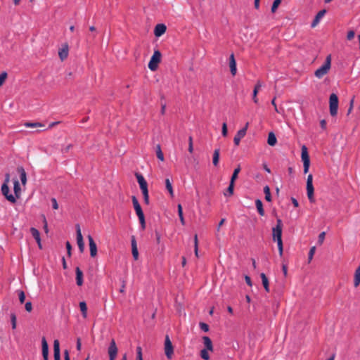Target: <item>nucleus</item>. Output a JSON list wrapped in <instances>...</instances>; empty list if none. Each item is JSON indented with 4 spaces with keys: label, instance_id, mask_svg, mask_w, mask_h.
<instances>
[{
    "label": "nucleus",
    "instance_id": "1",
    "mask_svg": "<svg viewBox=\"0 0 360 360\" xmlns=\"http://www.w3.org/2000/svg\"><path fill=\"white\" fill-rule=\"evenodd\" d=\"M282 221L280 219H277V224L272 229L273 240L277 242L279 255H283V242H282Z\"/></svg>",
    "mask_w": 360,
    "mask_h": 360
},
{
    "label": "nucleus",
    "instance_id": "2",
    "mask_svg": "<svg viewBox=\"0 0 360 360\" xmlns=\"http://www.w3.org/2000/svg\"><path fill=\"white\" fill-rule=\"evenodd\" d=\"M202 341L205 348L200 351V357L203 360H210L209 352H212L214 351L212 342L208 336H203Z\"/></svg>",
    "mask_w": 360,
    "mask_h": 360
},
{
    "label": "nucleus",
    "instance_id": "3",
    "mask_svg": "<svg viewBox=\"0 0 360 360\" xmlns=\"http://www.w3.org/2000/svg\"><path fill=\"white\" fill-rule=\"evenodd\" d=\"M331 67V56L328 55L324 63L314 72L316 77L321 79L324 75H327Z\"/></svg>",
    "mask_w": 360,
    "mask_h": 360
},
{
    "label": "nucleus",
    "instance_id": "4",
    "mask_svg": "<svg viewBox=\"0 0 360 360\" xmlns=\"http://www.w3.org/2000/svg\"><path fill=\"white\" fill-rule=\"evenodd\" d=\"M136 177L137 181L139 184L140 188L142 191L144 202L146 205H148L149 204V195H148L147 182L145 180L143 175L141 174H136Z\"/></svg>",
    "mask_w": 360,
    "mask_h": 360
},
{
    "label": "nucleus",
    "instance_id": "5",
    "mask_svg": "<svg viewBox=\"0 0 360 360\" xmlns=\"http://www.w3.org/2000/svg\"><path fill=\"white\" fill-rule=\"evenodd\" d=\"M162 54L160 51L155 50L153 55L150 58L148 63V68L152 71H155L158 69V64L160 63Z\"/></svg>",
    "mask_w": 360,
    "mask_h": 360
},
{
    "label": "nucleus",
    "instance_id": "6",
    "mask_svg": "<svg viewBox=\"0 0 360 360\" xmlns=\"http://www.w3.org/2000/svg\"><path fill=\"white\" fill-rule=\"evenodd\" d=\"M338 96L333 93L329 98V110L331 116L335 117L338 114Z\"/></svg>",
    "mask_w": 360,
    "mask_h": 360
},
{
    "label": "nucleus",
    "instance_id": "7",
    "mask_svg": "<svg viewBox=\"0 0 360 360\" xmlns=\"http://www.w3.org/2000/svg\"><path fill=\"white\" fill-rule=\"evenodd\" d=\"M301 158L303 162L304 173L307 174L309 172L310 167V158L307 148L304 145L302 147Z\"/></svg>",
    "mask_w": 360,
    "mask_h": 360
},
{
    "label": "nucleus",
    "instance_id": "8",
    "mask_svg": "<svg viewBox=\"0 0 360 360\" xmlns=\"http://www.w3.org/2000/svg\"><path fill=\"white\" fill-rule=\"evenodd\" d=\"M164 350L167 358L169 360L172 359L174 354V347L168 335L165 336Z\"/></svg>",
    "mask_w": 360,
    "mask_h": 360
},
{
    "label": "nucleus",
    "instance_id": "9",
    "mask_svg": "<svg viewBox=\"0 0 360 360\" xmlns=\"http://www.w3.org/2000/svg\"><path fill=\"white\" fill-rule=\"evenodd\" d=\"M307 197L311 202H314L313 176L309 174L307 179Z\"/></svg>",
    "mask_w": 360,
    "mask_h": 360
},
{
    "label": "nucleus",
    "instance_id": "10",
    "mask_svg": "<svg viewBox=\"0 0 360 360\" xmlns=\"http://www.w3.org/2000/svg\"><path fill=\"white\" fill-rule=\"evenodd\" d=\"M118 349L114 339H112L108 349L110 360H115Z\"/></svg>",
    "mask_w": 360,
    "mask_h": 360
},
{
    "label": "nucleus",
    "instance_id": "11",
    "mask_svg": "<svg viewBox=\"0 0 360 360\" xmlns=\"http://www.w3.org/2000/svg\"><path fill=\"white\" fill-rule=\"evenodd\" d=\"M76 233H77V243L79 247V251L81 252H84V243L83 240V236L82 235L80 226L79 224H76Z\"/></svg>",
    "mask_w": 360,
    "mask_h": 360
},
{
    "label": "nucleus",
    "instance_id": "12",
    "mask_svg": "<svg viewBox=\"0 0 360 360\" xmlns=\"http://www.w3.org/2000/svg\"><path fill=\"white\" fill-rule=\"evenodd\" d=\"M1 193L5 196L6 200L12 203L16 202L15 196H13V194L9 193V187L7 184H2Z\"/></svg>",
    "mask_w": 360,
    "mask_h": 360
},
{
    "label": "nucleus",
    "instance_id": "13",
    "mask_svg": "<svg viewBox=\"0 0 360 360\" xmlns=\"http://www.w3.org/2000/svg\"><path fill=\"white\" fill-rule=\"evenodd\" d=\"M89 245L90 250V255L91 257H95L97 255V246L91 235L88 236Z\"/></svg>",
    "mask_w": 360,
    "mask_h": 360
},
{
    "label": "nucleus",
    "instance_id": "14",
    "mask_svg": "<svg viewBox=\"0 0 360 360\" xmlns=\"http://www.w3.org/2000/svg\"><path fill=\"white\" fill-rule=\"evenodd\" d=\"M134 210H135V212L139 217L142 229H145V228H146L145 217H144V214L141 209V205L134 207Z\"/></svg>",
    "mask_w": 360,
    "mask_h": 360
},
{
    "label": "nucleus",
    "instance_id": "15",
    "mask_svg": "<svg viewBox=\"0 0 360 360\" xmlns=\"http://www.w3.org/2000/svg\"><path fill=\"white\" fill-rule=\"evenodd\" d=\"M41 349L44 360H49V345L44 337L41 338Z\"/></svg>",
    "mask_w": 360,
    "mask_h": 360
},
{
    "label": "nucleus",
    "instance_id": "16",
    "mask_svg": "<svg viewBox=\"0 0 360 360\" xmlns=\"http://www.w3.org/2000/svg\"><path fill=\"white\" fill-rule=\"evenodd\" d=\"M30 233H31L32 236H33V238L35 239L36 242L37 243V245H38L39 249H41L42 245H41L39 231L37 229L32 227V228H30Z\"/></svg>",
    "mask_w": 360,
    "mask_h": 360
},
{
    "label": "nucleus",
    "instance_id": "17",
    "mask_svg": "<svg viewBox=\"0 0 360 360\" xmlns=\"http://www.w3.org/2000/svg\"><path fill=\"white\" fill-rule=\"evenodd\" d=\"M229 67L231 73L233 76H235L237 72L236 62L235 60L234 54L231 53L229 57Z\"/></svg>",
    "mask_w": 360,
    "mask_h": 360
},
{
    "label": "nucleus",
    "instance_id": "18",
    "mask_svg": "<svg viewBox=\"0 0 360 360\" xmlns=\"http://www.w3.org/2000/svg\"><path fill=\"white\" fill-rule=\"evenodd\" d=\"M53 356L54 360H60V343L58 340L53 342Z\"/></svg>",
    "mask_w": 360,
    "mask_h": 360
},
{
    "label": "nucleus",
    "instance_id": "19",
    "mask_svg": "<svg viewBox=\"0 0 360 360\" xmlns=\"http://www.w3.org/2000/svg\"><path fill=\"white\" fill-rule=\"evenodd\" d=\"M166 26L164 24H158L155 27L154 34L155 37H159L166 32Z\"/></svg>",
    "mask_w": 360,
    "mask_h": 360
},
{
    "label": "nucleus",
    "instance_id": "20",
    "mask_svg": "<svg viewBox=\"0 0 360 360\" xmlns=\"http://www.w3.org/2000/svg\"><path fill=\"white\" fill-rule=\"evenodd\" d=\"M262 86V83L260 81H257L252 92V100L256 104L258 103L257 94Z\"/></svg>",
    "mask_w": 360,
    "mask_h": 360
},
{
    "label": "nucleus",
    "instance_id": "21",
    "mask_svg": "<svg viewBox=\"0 0 360 360\" xmlns=\"http://www.w3.org/2000/svg\"><path fill=\"white\" fill-rule=\"evenodd\" d=\"M13 191L14 195L13 196H15L16 200L20 198L21 194V188L18 179H15L13 181Z\"/></svg>",
    "mask_w": 360,
    "mask_h": 360
},
{
    "label": "nucleus",
    "instance_id": "22",
    "mask_svg": "<svg viewBox=\"0 0 360 360\" xmlns=\"http://www.w3.org/2000/svg\"><path fill=\"white\" fill-rule=\"evenodd\" d=\"M245 136V129H240L237 131L234 136L233 142L234 144L238 146L240 144V140Z\"/></svg>",
    "mask_w": 360,
    "mask_h": 360
},
{
    "label": "nucleus",
    "instance_id": "23",
    "mask_svg": "<svg viewBox=\"0 0 360 360\" xmlns=\"http://www.w3.org/2000/svg\"><path fill=\"white\" fill-rule=\"evenodd\" d=\"M326 12V10H321L316 14L311 22V27H315L319 24L320 20L324 16Z\"/></svg>",
    "mask_w": 360,
    "mask_h": 360
},
{
    "label": "nucleus",
    "instance_id": "24",
    "mask_svg": "<svg viewBox=\"0 0 360 360\" xmlns=\"http://www.w3.org/2000/svg\"><path fill=\"white\" fill-rule=\"evenodd\" d=\"M76 281L77 284L79 286H81L83 284V273L79 267H76Z\"/></svg>",
    "mask_w": 360,
    "mask_h": 360
},
{
    "label": "nucleus",
    "instance_id": "25",
    "mask_svg": "<svg viewBox=\"0 0 360 360\" xmlns=\"http://www.w3.org/2000/svg\"><path fill=\"white\" fill-rule=\"evenodd\" d=\"M18 172L20 174V179L22 185H25L27 183V174L25 170L22 167H18Z\"/></svg>",
    "mask_w": 360,
    "mask_h": 360
},
{
    "label": "nucleus",
    "instance_id": "26",
    "mask_svg": "<svg viewBox=\"0 0 360 360\" xmlns=\"http://www.w3.org/2000/svg\"><path fill=\"white\" fill-rule=\"evenodd\" d=\"M260 277L262 278V285L265 289V291L266 292H269V283L268 278L266 277V274L264 273H261Z\"/></svg>",
    "mask_w": 360,
    "mask_h": 360
},
{
    "label": "nucleus",
    "instance_id": "27",
    "mask_svg": "<svg viewBox=\"0 0 360 360\" xmlns=\"http://www.w3.org/2000/svg\"><path fill=\"white\" fill-rule=\"evenodd\" d=\"M58 55H59L60 58L62 60H65L68 57V45H65L63 48H62L59 51Z\"/></svg>",
    "mask_w": 360,
    "mask_h": 360
},
{
    "label": "nucleus",
    "instance_id": "28",
    "mask_svg": "<svg viewBox=\"0 0 360 360\" xmlns=\"http://www.w3.org/2000/svg\"><path fill=\"white\" fill-rule=\"evenodd\" d=\"M255 205H256L257 210L259 215L260 216H264V210L263 204H262V202L261 201V200L257 199L255 200Z\"/></svg>",
    "mask_w": 360,
    "mask_h": 360
},
{
    "label": "nucleus",
    "instance_id": "29",
    "mask_svg": "<svg viewBox=\"0 0 360 360\" xmlns=\"http://www.w3.org/2000/svg\"><path fill=\"white\" fill-rule=\"evenodd\" d=\"M277 142L276 137L273 132L269 133L267 143L269 146H274Z\"/></svg>",
    "mask_w": 360,
    "mask_h": 360
},
{
    "label": "nucleus",
    "instance_id": "30",
    "mask_svg": "<svg viewBox=\"0 0 360 360\" xmlns=\"http://www.w3.org/2000/svg\"><path fill=\"white\" fill-rule=\"evenodd\" d=\"M359 284H360V265L355 271L354 280V285L355 287L359 286Z\"/></svg>",
    "mask_w": 360,
    "mask_h": 360
},
{
    "label": "nucleus",
    "instance_id": "31",
    "mask_svg": "<svg viewBox=\"0 0 360 360\" xmlns=\"http://www.w3.org/2000/svg\"><path fill=\"white\" fill-rule=\"evenodd\" d=\"M219 160V149L217 148L214 150L213 153L212 163L214 166H217Z\"/></svg>",
    "mask_w": 360,
    "mask_h": 360
},
{
    "label": "nucleus",
    "instance_id": "32",
    "mask_svg": "<svg viewBox=\"0 0 360 360\" xmlns=\"http://www.w3.org/2000/svg\"><path fill=\"white\" fill-rule=\"evenodd\" d=\"M165 186H166V188L168 191L170 196L172 198H173L174 197V191H173L172 185V183L169 180V179H165Z\"/></svg>",
    "mask_w": 360,
    "mask_h": 360
},
{
    "label": "nucleus",
    "instance_id": "33",
    "mask_svg": "<svg viewBox=\"0 0 360 360\" xmlns=\"http://www.w3.org/2000/svg\"><path fill=\"white\" fill-rule=\"evenodd\" d=\"M79 308L82 314V316L85 319L87 317V306L85 302H79Z\"/></svg>",
    "mask_w": 360,
    "mask_h": 360
},
{
    "label": "nucleus",
    "instance_id": "34",
    "mask_svg": "<svg viewBox=\"0 0 360 360\" xmlns=\"http://www.w3.org/2000/svg\"><path fill=\"white\" fill-rule=\"evenodd\" d=\"M156 155H157V158L162 162H163L165 160V158H164V155H163V153L161 150V146L160 145H157L156 146Z\"/></svg>",
    "mask_w": 360,
    "mask_h": 360
},
{
    "label": "nucleus",
    "instance_id": "35",
    "mask_svg": "<svg viewBox=\"0 0 360 360\" xmlns=\"http://www.w3.org/2000/svg\"><path fill=\"white\" fill-rule=\"evenodd\" d=\"M24 126L26 127L34 128V127H44V124L41 122H27L24 124Z\"/></svg>",
    "mask_w": 360,
    "mask_h": 360
},
{
    "label": "nucleus",
    "instance_id": "36",
    "mask_svg": "<svg viewBox=\"0 0 360 360\" xmlns=\"http://www.w3.org/2000/svg\"><path fill=\"white\" fill-rule=\"evenodd\" d=\"M264 193L265 194V200L268 202H271V195L270 188H269V186H265L264 187Z\"/></svg>",
    "mask_w": 360,
    "mask_h": 360
},
{
    "label": "nucleus",
    "instance_id": "37",
    "mask_svg": "<svg viewBox=\"0 0 360 360\" xmlns=\"http://www.w3.org/2000/svg\"><path fill=\"white\" fill-rule=\"evenodd\" d=\"M234 182L230 181L229 186L226 191L224 193L225 196H231L233 193Z\"/></svg>",
    "mask_w": 360,
    "mask_h": 360
},
{
    "label": "nucleus",
    "instance_id": "38",
    "mask_svg": "<svg viewBox=\"0 0 360 360\" xmlns=\"http://www.w3.org/2000/svg\"><path fill=\"white\" fill-rule=\"evenodd\" d=\"M240 165H238L233 171V173L232 174V176L231 178V182H235V180L237 179L238 177V173L240 172Z\"/></svg>",
    "mask_w": 360,
    "mask_h": 360
},
{
    "label": "nucleus",
    "instance_id": "39",
    "mask_svg": "<svg viewBox=\"0 0 360 360\" xmlns=\"http://www.w3.org/2000/svg\"><path fill=\"white\" fill-rule=\"evenodd\" d=\"M315 251H316V247L315 246H313L310 248L309 250V255H308V262H311V261L313 259V257L314 255V253H315Z\"/></svg>",
    "mask_w": 360,
    "mask_h": 360
},
{
    "label": "nucleus",
    "instance_id": "40",
    "mask_svg": "<svg viewBox=\"0 0 360 360\" xmlns=\"http://www.w3.org/2000/svg\"><path fill=\"white\" fill-rule=\"evenodd\" d=\"M7 72H2L0 74V87L3 85V84L5 82L6 78H7Z\"/></svg>",
    "mask_w": 360,
    "mask_h": 360
},
{
    "label": "nucleus",
    "instance_id": "41",
    "mask_svg": "<svg viewBox=\"0 0 360 360\" xmlns=\"http://www.w3.org/2000/svg\"><path fill=\"white\" fill-rule=\"evenodd\" d=\"M282 0H274L273 2L272 6H271V12L274 13L276 12L277 8L278 7L279 4H281Z\"/></svg>",
    "mask_w": 360,
    "mask_h": 360
},
{
    "label": "nucleus",
    "instance_id": "42",
    "mask_svg": "<svg viewBox=\"0 0 360 360\" xmlns=\"http://www.w3.org/2000/svg\"><path fill=\"white\" fill-rule=\"evenodd\" d=\"M136 360H143L142 349L140 346L136 347Z\"/></svg>",
    "mask_w": 360,
    "mask_h": 360
},
{
    "label": "nucleus",
    "instance_id": "43",
    "mask_svg": "<svg viewBox=\"0 0 360 360\" xmlns=\"http://www.w3.org/2000/svg\"><path fill=\"white\" fill-rule=\"evenodd\" d=\"M188 152L190 153H193V138L192 136H189L188 137Z\"/></svg>",
    "mask_w": 360,
    "mask_h": 360
},
{
    "label": "nucleus",
    "instance_id": "44",
    "mask_svg": "<svg viewBox=\"0 0 360 360\" xmlns=\"http://www.w3.org/2000/svg\"><path fill=\"white\" fill-rule=\"evenodd\" d=\"M221 134H222L223 136H224V137H226L227 136L228 130H227V124L226 122H224L222 124Z\"/></svg>",
    "mask_w": 360,
    "mask_h": 360
},
{
    "label": "nucleus",
    "instance_id": "45",
    "mask_svg": "<svg viewBox=\"0 0 360 360\" xmlns=\"http://www.w3.org/2000/svg\"><path fill=\"white\" fill-rule=\"evenodd\" d=\"M18 296H19V300H20V303L22 304L25 300V292L22 290H20L18 292Z\"/></svg>",
    "mask_w": 360,
    "mask_h": 360
},
{
    "label": "nucleus",
    "instance_id": "46",
    "mask_svg": "<svg viewBox=\"0 0 360 360\" xmlns=\"http://www.w3.org/2000/svg\"><path fill=\"white\" fill-rule=\"evenodd\" d=\"M325 236H326V233L324 231L321 232L319 235V240H318V242H319V245H322V243H323L324 240H325Z\"/></svg>",
    "mask_w": 360,
    "mask_h": 360
},
{
    "label": "nucleus",
    "instance_id": "47",
    "mask_svg": "<svg viewBox=\"0 0 360 360\" xmlns=\"http://www.w3.org/2000/svg\"><path fill=\"white\" fill-rule=\"evenodd\" d=\"M354 96L352 97V98L351 99L350 102H349V109L347 110V114H350L351 112L353 110V107H354Z\"/></svg>",
    "mask_w": 360,
    "mask_h": 360
},
{
    "label": "nucleus",
    "instance_id": "48",
    "mask_svg": "<svg viewBox=\"0 0 360 360\" xmlns=\"http://www.w3.org/2000/svg\"><path fill=\"white\" fill-rule=\"evenodd\" d=\"M200 327L205 332H207L209 330V326L205 323H200Z\"/></svg>",
    "mask_w": 360,
    "mask_h": 360
},
{
    "label": "nucleus",
    "instance_id": "49",
    "mask_svg": "<svg viewBox=\"0 0 360 360\" xmlns=\"http://www.w3.org/2000/svg\"><path fill=\"white\" fill-rule=\"evenodd\" d=\"M132 251V255L135 260H137L139 259V252L137 248H133L131 250Z\"/></svg>",
    "mask_w": 360,
    "mask_h": 360
},
{
    "label": "nucleus",
    "instance_id": "50",
    "mask_svg": "<svg viewBox=\"0 0 360 360\" xmlns=\"http://www.w3.org/2000/svg\"><path fill=\"white\" fill-rule=\"evenodd\" d=\"M11 322H12V328L15 329L16 328V316L15 314H11Z\"/></svg>",
    "mask_w": 360,
    "mask_h": 360
},
{
    "label": "nucleus",
    "instance_id": "51",
    "mask_svg": "<svg viewBox=\"0 0 360 360\" xmlns=\"http://www.w3.org/2000/svg\"><path fill=\"white\" fill-rule=\"evenodd\" d=\"M25 307V309L27 311L30 312L32 309V305L31 302H26Z\"/></svg>",
    "mask_w": 360,
    "mask_h": 360
},
{
    "label": "nucleus",
    "instance_id": "52",
    "mask_svg": "<svg viewBox=\"0 0 360 360\" xmlns=\"http://www.w3.org/2000/svg\"><path fill=\"white\" fill-rule=\"evenodd\" d=\"M355 33L353 30H350L347 32V39L351 40L354 37Z\"/></svg>",
    "mask_w": 360,
    "mask_h": 360
},
{
    "label": "nucleus",
    "instance_id": "53",
    "mask_svg": "<svg viewBox=\"0 0 360 360\" xmlns=\"http://www.w3.org/2000/svg\"><path fill=\"white\" fill-rule=\"evenodd\" d=\"M43 222H44V231L47 233L49 232L48 224H47L46 219L44 216L43 217Z\"/></svg>",
    "mask_w": 360,
    "mask_h": 360
},
{
    "label": "nucleus",
    "instance_id": "54",
    "mask_svg": "<svg viewBox=\"0 0 360 360\" xmlns=\"http://www.w3.org/2000/svg\"><path fill=\"white\" fill-rule=\"evenodd\" d=\"M51 202H52V207L54 210H58V204L57 202V200L56 198H52L51 199Z\"/></svg>",
    "mask_w": 360,
    "mask_h": 360
},
{
    "label": "nucleus",
    "instance_id": "55",
    "mask_svg": "<svg viewBox=\"0 0 360 360\" xmlns=\"http://www.w3.org/2000/svg\"><path fill=\"white\" fill-rule=\"evenodd\" d=\"M132 202H133L134 207H138L140 205L138 200L136 199V198L135 196L132 197Z\"/></svg>",
    "mask_w": 360,
    "mask_h": 360
},
{
    "label": "nucleus",
    "instance_id": "56",
    "mask_svg": "<svg viewBox=\"0 0 360 360\" xmlns=\"http://www.w3.org/2000/svg\"><path fill=\"white\" fill-rule=\"evenodd\" d=\"M65 245H66V248H67V250H68V253L70 256V255H71V249H72L71 245H70L69 241H67Z\"/></svg>",
    "mask_w": 360,
    "mask_h": 360
},
{
    "label": "nucleus",
    "instance_id": "57",
    "mask_svg": "<svg viewBox=\"0 0 360 360\" xmlns=\"http://www.w3.org/2000/svg\"><path fill=\"white\" fill-rule=\"evenodd\" d=\"M177 207H178V214H179V217L183 216V210H182L181 205L179 204Z\"/></svg>",
    "mask_w": 360,
    "mask_h": 360
},
{
    "label": "nucleus",
    "instance_id": "58",
    "mask_svg": "<svg viewBox=\"0 0 360 360\" xmlns=\"http://www.w3.org/2000/svg\"><path fill=\"white\" fill-rule=\"evenodd\" d=\"M245 280L246 281V283L249 285V286H252V281H251V279H250V277L248 276H245Z\"/></svg>",
    "mask_w": 360,
    "mask_h": 360
},
{
    "label": "nucleus",
    "instance_id": "59",
    "mask_svg": "<svg viewBox=\"0 0 360 360\" xmlns=\"http://www.w3.org/2000/svg\"><path fill=\"white\" fill-rule=\"evenodd\" d=\"M9 182H10V175H9V174H6L5 175V180H4V182L3 184L8 185Z\"/></svg>",
    "mask_w": 360,
    "mask_h": 360
},
{
    "label": "nucleus",
    "instance_id": "60",
    "mask_svg": "<svg viewBox=\"0 0 360 360\" xmlns=\"http://www.w3.org/2000/svg\"><path fill=\"white\" fill-rule=\"evenodd\" d=\"M155 236H156V241H157V243L158 244H160V241H161V235L160 233L158 232H156L155 233Z\"/></svg>",
    "mask_w": 360,
    "mask_h": 360
},
{
    "label": "nucleus",
    "instance_id": "61",
    "mask_svg": "<svg viewBox=\"0 0 360 360\" xmlns=\"http://www.w3.org/2000/svg\"><path fill=\"white\" fill-rule=\"evenodd\" d=\"M81 347H82L81 340H80V338H77V349L78 351H80L81 350Z\"/></svg>",
    "mask_w": 360,
    "mask_h": 360
},
{
    "label": "nucleus",
    "instance_id": "62",
    "mask_svg": "<svg viewBox=\"0 0 360 360\" xmlns=\"http://www.w3.org/2000/svg\"><path fill=\"white\" fill-rule=\"evenodd\" d=\"M133 248H137L136 241L135 238L134 236L132 237V239H131V250Z\"/></svg>",
    "mask_w": 360,
    "mask_h": 360
},
{
    "label": "nucleus",
    "instance_id": "63",
    "mask_svg": "<svg viewBox=\"0 0 360 360\" xmlns=\"http://www.w3.org/2000/svg\"><path fill=\"white\" fill-rule=\"evenodd\" d=\"M292 202L295 207L299 206L298 201L295 198H291Z\"/></svg>",
    "mask_w": 360,
    "mask_h": 360
},
{
    "label": "nucleus",
    "instance_id": "64",
    "mask_svg": "<svg viewBox=\"0 0 360 360\" xmlns=\"http://www.w3.org/2000/svg\"><path fill=\"white\" fill-rule=\"evenodd\" d=\"M64 359H65V360H70V356H69V352L68 350H65L64 352Z\"/></svg>",
    "mask_w": 360,
    "mask_h": 360
}]
</instances>
